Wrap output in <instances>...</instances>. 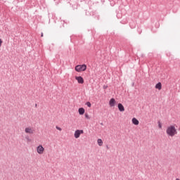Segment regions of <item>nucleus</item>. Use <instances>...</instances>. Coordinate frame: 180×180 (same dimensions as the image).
Here are the masks:
<instances>
[{
	"mask_svg": "<svg viewBox=\"0 0 180 180\" xmlns=\"http://www.w3.org/2000/svg\"><path fill=\"white\" fill-rule=\"evenodd\" d=\"M166 134L169 137H174L178 134V130L176 129V125H169L166 129Z\"/></svg>",
	"mask_w": 180,
	"mask_h": 180,
	"instance_id": "obj_1",
	"label": "nucleus"
},
{
	"mask_svg": "<svg viewBox=\"0 0 180 180\" xmlns=\"http://www.w3.org/2000/svg\"><path fill=\"white\" fill-rule=\"evenodd\" d=\"M37 153L39 155L44 154V147H43V145H39L37 147Z\"/></svg>",
	"mask_w": 180,
	"mask_h": 180,
	"instance_id": "obj_2",
	"label": "nucleus"
},
{
	"mask_svg": "<svg viewBox=\"0 0 180 180\" xmlns=\"http://www.w3.org/2000/svg\"><path fill=\"white\" fill-rule=\"evenodd\" d=\"M81 134H84V130L77 129L74 134L75 139H79V137L81 136Z\"/></svg>",
	"mask_w": 180,
	"mask_h": 180,
	"instance_id": "obj_3",
	"label": "nucleus"
},
{
	"mask_svg": "<svg viewBox=\"0 0 180 180\" xmlns=\"http://www.w3.org/2000/svg\"><path fill=\"white\" fill-rule=\"evenodd\" d=\"M25 131L27 134H34V129L32 127H26Z\"/></svg>",
	"mask_w": 180,
	"mask_h": 180,
	"instance_id": "obj_4",
	"label": "nucleus"
},
{
	"mask_svg": "<svg viewBox=\"0 0 180 180\" xmlns=\"http://www.w3.org/2000/svg\"><path fill=\"white\" fill-rule=\"evenodd\" d=\"M75 79L77 81L78 84H84V78L81 76H76Z\"/></svg>",
	"mask_w": 180,
	"mask_h": 180,
	"instance_id": "obj_5",
	"label": "nucleus"
},
{
	"mask_svg": "<svg viewBox=\"0 0 180 180\" xmlns=\"http://www.w3.org/2000/svg\"><path fill=\"white\" fill-rule=\"evenodd\" d=\"M109 105H110V108H113V106H115L116 100H115V98H111L109 101Z\"/></svg>",
	"mask_w": 180,
	"mask_h": 180,
	"instance_id": "obj_6",
	"label": "nucleus"
},
{
	"mask_svg": "<svg viewBox=\"0 0 180 180\" xmlns=\"http://www.w3.org/2000/svg\"><path fill=\"white\" fill-rule=\"evenodd\" d=\"M132 123L135 124V126H139L140 122L136 117L132 118Z\"/></svg>",
	"mask_w": 180,
	"mask_h": 180,
	"instance_id": "obj_7",
	"label": "nucleus"
},
{
	"mask_svg": "<svg viewBox=\"0 0 180 180\" xmlns=\"http://www.w3.org/2000/svg\"><path fill=\"white\" fill-rule=\"evenodd\" d=\"M155 88L156 89H158V91H161V89H162V84H161V82H159L155 85Z\"/></svg>",
	"mask_w": 180,
	"mask_h": 180,
	"instance_id": "obj_8",
	"label": "nucleus"
},
{
	"mask_svg": "<svg viewBox=\"0 0 180 180\" xmlns=\"http://www.w3.org/2000/svg\"><path fill=\"white\" fill-rule=\"evenodd\" d=\"M118 109H119L120 112H124V106H123V104L119 103Z\"/></svg>",
	"mask_w": 180,
	"mask_h": 180,
	"instance_id": "obj_9",
	"label": "nucleus"
},
{
	"mask_svg": "<svg viewBox=\"0 0 180 180\" xmlns=\"http://www.w3.org/2000/svg\"><path fill=\"white\" fill-rule=\"evenodd\" d=\"M75 68H86V64L77 65L75 67Z\"/></svg>",
	"mask_w": 180,
	"mask_h": 180,
	"instance_id": "obj_10",
	"label": "nucleus"
},
{
	"mask_svg": "<svg viewBox=\"0 0 180 180\" xmlns=\"http://www.w3.org/2000/svg\"><path fill=\"white\" fill-rule=\"evenodd\" d=\"M78 112L79 115H84V113H85V109L84 108H79Z\"/></svg>",
	"mask_w": 180,
	"mask_h": 180,
	"instance_id": "obj_11",
	"label": "nucleus"
},
{
	"mask_svg": "<svg viewBox=\"0 0 180 180\" xmlns=\"http://www.w3.org/2000/svg\"><path fill=\"white\" fill-rule=\"evenodd\" d=\"M97 143L100 147H102V146H103V141H102V139H98L97 140Z\"/></svg>",
	"mask_w": 180,
	"mask_h": 180,
	"instance_id": "obj_12",
	"label": "nucleus"
},
{
	"mask_svg": "<svg viewBox=\"0 0 180 180\" xmlns=\"http://www.w3.org/2000/svg\"><path fill=\"white\" fill-rule=\"evenodd\" d=\"M76 71L77 72H81V71H85V68L84 69H82V68H75Z\"/></svg>",
	"mask_w": 180,
	"mask_h": 180,
	"instance_id": "obj_13",
	"label": "nucleus"
},
{
	"mask_svg": "<svg viewBox=\"0 0 180 180\" xmlns=\"http://www.w3.org/2000/svg\"><path fill=\"white\" fill-rule=\"evenodd\" d=\"M158 127H159V129H162V124L161 123V122H158Z\"/></svg>",
	"mask_w": 180,
	"mask_h": 180,
	"instance_id": "obj_14",
	"label": "nucleus"
},
{
	"mask_svg": "<svg viewBox=\"0 0 180 180\" xmlns=\"http://www.w3.org/2000/svg\"><path fill=\"white\" fill-rule=\"evenodd\" d=\"M86 106H88V108H91V106H92V105L91 104V102L88 101L86 103Z\"/></svg>",
	"mask_w": 180,
	"mask_h": 180,
	"instance_id": "obj_15",
	"label": "nucleus"
},
{
	"mask_svg": "<svg viewBox=\"0 0 180 180\" xmlns=\"http://www.w3.org/2000/svg\"><path fill=\"white\" fill-rule=\"evenodd\" d=\"M56 129L59 130V131H61V130H63L60 127L56 126Z\"/></svg>",
	"mask_w": 180,
	"mask_h": 180,
	"instance_id": "obj_16",
	"label": "nucleus"
},
{
	"mask_svg": "<svg viewBox=\"0 0 180 180\" xmlns=\"http://www.w3.org/2000/svg\"><path fill=\"white\" fill-rule=\"evenodd\" d=\"M2 43H4V41H2V39H0V47L2 46Z\"/></svg>",
	"mask_w": 180,
	"mask_h": 180,
	"instance_id": "obj_17",
	"label": "nucleus"
},
{
	"mask_svg": "<svg viewBox=\"0 0 180 180\" xmlns=\"http://www.w3.org/2000/svg\"><path fill=\"white\" fill-rule=\"evenodd\" d=\"M85 117H86V119H89V115L88 114H85Z\"/></svg>",
	"mask_w": 180,
	"mask_h": 180,
	"instance_id": "obj_18",
	"label": "nucleus"
},
{
	"mask_svg": "<svg viewBox=\"0 0 180 180\" xmlns=\"http://www.w3.org/2000/svg\"><path fill=\"white\" fill-rule=\"evenodd\" d=\"M41 37H43V33L41 34Z\"/></svg>",
	"mask_w": 180,
	"mask_h": 180,
	"instance_id": "obj_19",
	"label": "nucleus"
}]
</instances>
